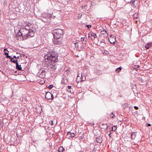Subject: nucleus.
I'll return each mask as SVG.
<instances>
[{"mask_svg":"<svg viewBox=\"0 0 152 152\" xmlns=\"http://www.w3.org/2000/svg\"><path fill=\"white\" fill-rule=\"evenodd\" d=\"M78 77H79V76H78V77H77V79H78Z\"/></svg>","mask_w":152,"mask_h":152,"instance_id":"nucleus-44","label":"nucleus"},{"mask_svg":"<svg viewBox=\"0 0 152 152\" xmlns=\"http://www.w3.org/2000/svg\"><path fill=\"white\" fill-rule=\"evenodd\" d=\"M10 59H11L10 61L15 63L16 65V63H18V60L17 59H14L13 58H12V57H11V56H10Z\"/></svg>","mask_w":152,"mask_h":152,"instance_id":"nucleus-17","label":"nucleus"},{"mask_svg":"<svg viewBox=\"0 0 152 152\" xmlns=\"http://www.w3.org/2000/svg\"><path fill=\"white\" fill-rule=\"evenodd\" d=\"M7 52H9V51L7 50Z\"/></svg>","mask_w":152,"mask_h":152,"instance_id":"nucleus-48","label":"nucleus"},{"mask_svg":"<svg viewBox=\"0 0 152 152\" xmlns=\"http://www.w3.org/2000/svg\"><path fill=\"white\" fill-rule=\"evenodd\" d=\"M81 42H83V41H85V42H86L87 41V38L86 37H81Z\"/></svg>","mask_w":152,"mask_h":152,"instance_id":"nucleus-22","label":"nucleus"},{"mask_svg":"<svg viewBox=\"0 0 152 152\" xmlns=\"http://www.w3.org/2000/svg\"><path fill=\"white\" fill-rule=\"evenodd\" d=\"M117 129V127L116 126H114L112 127L111 130L113 131H115Z\"/></svg>","mask_w":152,"mask_h":152,"instance_id":"nucleus-26","label":"nucleus"},{"mask_svg":"<svg viewBox=\"0 0 152 152\" xmlns=\"http://www.w3.org/2000/svg\"><path fill=\"white\" fill-rule=\"evenodd\" d=\"M7 50V49L5 48L4 50V54L5 55L7 56L6 57L7 58H10V56L9 55V53L7 52H6L5 51L6 50Z\"/></svg>","mask_w":152,"mask_h":152,"instance_id":"nucleus-21","label":"nucleus"},{"mask_svg":"<svg viewBox=\"0 0 152 152\" xmlns=\"http://www.w3.org/2000/svg\"><path fill=\"white\" fill-rule=\"evenodd\" d=\"M25 56V55L24 54H23L21 56H23V57H24V56Z\"/></svg>","mask_w":152,"mask_h":152,"instance_id":"nucleus-40","label":"nucleus"},{"mask_svg":"<svg viewBox=\"0 0 152 152\" xmlns=\"http://www.w3.org/2000/svg\"><path fill=\"white\" fill-rule=\"evenodd\" d=\"M53 87V85L52 84L48 86V88L49 89H51Z\"/></svg>","mask_w":152,"mask_h":152,"instance_id":"nucleus-30","label":"nucleus"},{"mask_svg":"<svg viewBox=\"0 0 152 152\" xmlns=\"http://www.w3.org/2000/svg\"><path fill=\"white\" fill-rule=\"evenodd\" d=\"M46 73V72L45 70H40L38 75L39 77L44 78L45 77Z\"/></svg>","mask_w":152,"mask_h":152,"instance_id":"nucleus-5","label":"nucleus"},{"mask_svg":"<svg viewBox=\"0 0 152 152\" xmlns=\"http://www.w3.org/2000/svg\"><path fill=\"white\" fill-rule=\"evenodd\" d=\"M92 36L93 37L94 39L96 38L97 37L96 34V33H93Z\"/></svg>","mask_w":152,"mask_h":152,"instance_id":"nucleus-29","label":"nucleus"},{"mask_svg":"<svg viewBox=\"0 0 152 152\" xmlns=\"http://www.w3.org/2000/svg\"><path fill=\"white\" fill-rule=\"evenodd\" d=\"M100 126L101 128L104 129L105 130H107L108 127V126L107 125V124H102Z\"/></svg>","mask_w":152,"mask_h":152,"instance_id":"nucleus-9","label":"nucleus"},{"mask_svg":"<svg viewBox=\"0 0 152 152\" xmlns=\"http://www.w3.org/2000/svg\"><path fill=\"white\" fill-rule=\"evenodd\" d=\"M13 58H16V56H13Z\"/></svg>","mask_w":152,"mask_h":152,"instance_id":"nucleus-42","label":"nucleus"},{"mask_svg":"<svg viewBox=\"0 0 152 152\" xmlns=\"http://www.w3.org/2000/svg\"><path fill=\"white\" fill-rule=\"evenodd\" d=\"M137 132H133L131 134V138L133 140H134L135 139L137 134H136Z\"/></svg>","mask_w":152,"mask_h":152,"instance_id":"nucleus-16","label":"nucleus"},{"mask_svg":"<svg viewBox=\"0 0 152 152\" xmlns=\"http://www.w3.org/2000/svg\"><path fill=\"white\" fill-rule=\"evenodd\" d=\"M49 124L53 126L54 124L53 123V121H49Z\"/></svg>","mask_w":152,"mask_h":152,"instance_id":"nucleus-32","label":"nucleus"},{"mask_svg":"<svg viewBox=\"0 0 152 152\" xmlns=\"http://www.w3.org/2000/svg\"><path fill=\"white\" fill-rule=\"evenodd\" d=\"M72 89V86H68L67 88H66V90L68 92H70L71 93H72L71 90Z\"/></svg>","mask_w":152,"mask_h":152,"instance_id":"nucleus-19","label":"nucleus"},{"mask_svg":"<svg viewBox=\"0 0 152 152\" xmlns=\"http://www.w3.org/2000/svg\"><path fill=\"white\" fill-rule=\"evenodd\" d=\"M134 108L135 109V110H138V108L137 107V106H135L134 107Z\"/></svg>","mask_w":152,"mask_h":152,"instance_id":"nucleus-36","label":"nucleus"},{"mask_svg":"<svg viewBox=\"0 0 152 152\" xmlns=\"http://www.w3.org/2000/svg\"><path fill=\"white\" fill-rule=\"evenodd\" d=\"M7 141H8V138H7Z\"/></svg>","mask_w":152,"mask_h":152,"instance_id":"nucleus-47","label":"nucleus"},{"mask_svg":"<svg viewBox=\"0 0 152 152\" xmlns=\"http://www.w3.org/2000/svg\"><path fill=\"white\" fill-rule=\"evenodd\" d=\"M135 2V0H133V1L132 0L130 3H131V5L133 7H135L136 6L134 5V2Z\"/></svg>","mask_w":152,"mask_h":152,"instance_id":"nucleus-27","label":"nucleus"},{"mask_svg":"<svg viewBox=\"0 0 152 152\" xmlns=\"http://www.w3.org/2000/svg\"><path fill=\"white\" fill-rule=\"evenodd\" d=\"M151 125L150 124H148V126H151Z\"/></svg>","mask_w":152,"mask_h":152,"instance_id":"nucleus-41","label":"nucleus"},{"mask_svg":"<svg viewBox=\"0 0 152 152\" xmlns=\"http://www.w3.org/2000/svg\"><path fill=\"white\" fill-rule=\"evenodd\" d=\"M120 97H121V95H120Z\"/></svg>","mask_w":152,"mask_h":152,"instance_id":"nucleus-46","label":"nucleus"},{"mask_svg":"<svg viewBox=\"0 0 152 152\" xmlns=\"http://www.w3.org/2000/svg\"><path fill=\"white\" fill-rule=\"evenodd\" d=\"M83 78V76H82V75H81V80L80 81H83L84 80L83 79V78Z\"/></svg>","mask_w":152,"mask_h":152,"instance_id":"nucleus-37","label":"nucleus"},{"mask_svg":"<svg viewBox=\"0 0 152 152\" xmlns=\"http://www.w3.org/2000/svg\"><path fill=\"white\" fill-rule=\"evenodd\" d=\"M44 54L46 66L51 71L56 70V66L55 63L58 61V56L54 52L50 51L49 50L46 51Z\"/></svg>","mask_w":152,"mask_h":152,"instance_id":"nucleus-1","label":"nucleus"},{"mask_svg":"<svg viewBox=\"0 0 152 152\" xmlns=\"http://www.w3.org/2000/svg\"><path fill=\"white\" fill-rule=\"evenodd\" d=\"M68 81V80L67 77L65 76L63 77V79L61 80V83L63 84H66Z\"/></svg>","mask_w":152,"mask_h":152,"instance_id":"nucleus-10","label":"nucleus"},{"mask_svg":"<svg viewBox=\"0 0 152 152\" xmlns=\"http://www.w3.org/2000/svg\"><path fill=\"white\" fill-rule=\"evenodd\" d=\"M64 150V149L62 146H60L58 148V152H63Z\"/></svg>","mask_w":152,"mask_h":152,"instance_id":"nucleus-18","label":"nucleus"},{"mask_svg":"<svg viewBox=\"0 0 152 152\" xmlns=\"http://www.w3.org/2000/svg\"><path fill=\"white\" fill-rule=\"evenodd\" d=\"M81 16H82V15H80V17H81Z\"/></svg>","mask_w":152,"mask_h":152,"instance_id":"nucleus-49","label":"nucleus"},{"mask_svg":"<svg viewBox=\"0 0 152 152\" xmlns=\"http://www.w3.org/2000/svg\"><path fill=\"white\" fill-rule=\"evenodd\" d=\"M54 38V39L53 40V43L56 45H59L61 43V42L63 38Z\"/></svg>","mask_w":152,"mask_h":152,"instance_id":"nucleus-7","label":"nucleus"},{"mask_svg":"<svg viewBox=\"0 0 152 152\" xmlns=\"http://www.w3.org/2000/svg\"><path fill=\"white\" fill-rule=\"evenodd\" d=\"M66 74H69V73H70V71L69 70H67L66 71Z\"/></svg>","mask_w":152,"mask_h":152,"instance_id":"nucleus-35","label":"nucleus"},{"mask_svg":"<svg viewBox=\"0 0 152 152\" xmlns=\"http://www.w3.org/2000/svg\"><path fill=\"white\" fill-rule=\"evenodd\" d=\"M75 136V134L74 133H71L70 132H68L66 135V137L68 139H70L71 138H73Z\"/></svg>","mask_w":152,"mask_h":152,"instance_id":"nucleus-8","label":"nucleus"},{"mask_svg":"<svg viewBox=\"0 0 152 152\" xmlns=\"http://www.w3.org/2000/svg\"><path fill=\"white\" fill-rule=\"evenodd\" d=\"M152 46V42H149L145 45V48L147 49H148Z\"/></svg>","mask_w":152,"mask_h":152,"instance_id":"nucleus-14","label":"nucleus"},{"mask_svg":"<svg viewBox=\"0 0 152 152\" xmlns=\"http://www.w3.org/2000/svg\"><path fill=\"white\" fill-rule=\"evenodd\" d=\"M139 17L138 14L136 12L135 13L133 16V18L134 19H137Z\"/></svg>","mask_w":152,"mask_h":152,"instance_id":"nucleus-20","label":"nucleus"},{"mask_svg":"<svg viewBox=\"0 0 152 152\" xmlns=\"http://www.w3.org/2000/svg\"><path fill=\"white\" fill-rule=\"evenodd\" d=\"M137 67H139V65H138V66H137Z\"/></svg>","mask_w":152,"mask_h":152,"instance_id":"nucleus-43","label":"nucleus"},{"mask_svg":"<svg viewBox=\"0 0 152 152\" xmlns=\"http://www.w3.org/2000/svg\"><path fill=\"white\" fill-rule=\"evenodd\" d=\"M86 26L87 27L89 28H91V25H86Z\"/></svg>","mask_w":152,"mask_h":152,"instance_id":"nucleus-34","label":"nucleus"},{"mask_svg":"<svg viewBox=\"0 0 152 152\" xmlns=\"http://www.w3.org/2000/svg\"><path fill=\"white\" fill-rule=\"evenodd\" d=\"M101 35H104V37L107 38L108 36V34L106 31L102 30L101 31Z\"/></svg>","mask_w":152,"mask_h":152,"instance_id":"nucleus-11","label":"nucleus"},{"mask_svg":"<svg viewBox=\"0 0 152 152\" xmlns=\"http://www.w3.org/2000/svg\"><path fill=\"white\" fill-rule=\"evenodd\" d=\"M96 73L97 75H100L102 74V72L99 70H97L96 71Z\"/></svg>","mask_w":152,"mask_h":152,"instance_id":"nucleus-25","label":"nucleus"},{"mask_svg":"<svg viewBox=\"0 0 152 152\" xmlns=\"http://www.w3.org/2000/svg\"><path fill=\"white\" fill-rule=\"evenodd\" d=\"M121 67H118L116 69V71L117 73H118L119 72H120L121 70Z\"/></svg>","mask_w":152,"mask_h":152,"instance_id":"nucleus-24","label":"nucleus"},{"mask_svg":"<svg viewBox=\"0 0 152 152\" xmlns=\"http://www.w3.org/2000/svg\"><path fill=\"white\" fill-rule=\"evenodd\" d=\"M116 37L113 35H111L110 38H109V41L111 44L115 43L116 41Z\"/></svg>","mask_w":152,"mask_h":152,"instance_id":"nucleus-6","label":"nucleus"},{"mask_svg":"<svg viewBox=\"0 0 152 152\" xmlns=\"http://www.w3.org/2000/svg\"><path fill=\"white\" fill-rule=\"evenodd\" d=\"M53 34L54 38H63L64 34V30L60 28H57L54 30Z\"/></svg>","mask_w":152,"mask_h":152,"instance_id":"nucleus-3","label":"nucleus"},{"mask_svg":"<svg viewBox=\"0 0 152 152\" xmlns=\"http://www.w3.org/2000/svg\"><path fill=\"white\" fill-rule=\"evenodd\" d=\"M8 66L6 65V67L5 68V71L6 73L5 74L6 75L8 76L10 74V70L9 69L7 68Z\"/></svg>","mask_w":152,"mask_h":152,"instance_id":"nucleus-13","label":"nucleus"},{"mask_svg":"<svg viewBox=\"0 0 152 152\" xmlns=\"http://www.w3.org/2000/svg\"><path fill=\"white\" fill-rule=\"evenodd\" d=\"M108 135H109V136L110 137H111V132H110V133L109 134H108Z\"/></svg>","mask_w":152,"mask_h":152,"instance_id":"nucleus-38","label":"nucleus"},{"mask_svg":"<svg viewBox=\"0 0 152 152\" xmlns=\"http://www.w3.org/2000/svg\"><path fill=\"white\" fill-rule=\"evenodd\" d=\"M25 57H26V58H27V56H25Z\"/></svg>","mask_w":152,"mask_h":152,"instance_id":"nucleus-45","label":"nucleus"},{"mask_svg":"<svg viewBox=\"0 0 152 152\" xmlns=\"http://www.w3.org/2000/svg\"><path fill=\"white\" fill-rule=\"evenodd\" d=\"M16 69L18 70H21L22 71H23V70H22V68L21 67V65H19L18 63H16Z\"/></svg>","mask_w":152,"mask_h":152,"instance_id":"nucleus-15","label":"nucleus"},{"mask_svg":"<svg viewBox=\"0 0 152 152\" xmlns=\"http://www.w3.org/2000/svg\"><path fill=\"white\" fill-rule=\"evenodd\" d=\"M134 21L136 22V23H137V21H138V19H134Z\"/></svg>","mask_w":152,"mask_h":152,"instance_id":"nucleus-39","label":"nucleus"},{"mask_svg":"<svg viewBox=\"0 0 152 152\" xmlns=\"http://www.w3.org/2000/svg\"><path fill=\"white\" fill-rule=\"evenodd\" d=\"M45 97L48 100H52L54 98L53 94L49 92H47L46 93Z\"/></svg>","mask_w":152,"mask_h":152,"instance_id":"nucleus-4","label":"nucleus"},{"mask_svg":"<svg viewBox=\"0 0 152 152\" xmlns=\"http://www.w3.org/2000/svg\"><path fill=\"white\" fill-rule=\"evenodd\" d=\"M114 116V115L113 113H112L110 114V117L111 118H113Z\"/></svg>","mask_w":152,"mask_h":152,"instance_id":"nucleus-31","label":"nucleus"},{"mask_svg":"<svg viewBox=\"0 0 152 152\" xmlns=\"http://www.w3.org/2000/svg\"><path fill=\"white\" fill-rule=\"evenodd\" d=\"M5 62H6V64L7 65H9V63L10 62H9V61L8 60H6L5 61Z\"/></svg>","mask_w":152,"mask_h":152,"instance_id":"nucleus-33","label":"nucleus"},{"mask_svg":"<svg viewBox=\"0 0 152 152\" xmlns=\"http://www.w3.org/2000/svg\"><path fill=\"white\" fill-rule=\"evenodd\" d=\"M15 31L18 40L21 41L24 39H26L30 37L34 36V33L33 31L28 26H26V27L20 28L17 31L15 28Z\"/></svg>","mask_w":152,"mask_h":152,"instance_id":"nucleus-2","label":"nucleus"},{"mask_svg":"<svg viewBox=\"0 0 152 152\" xmlns=\"http://www.w3.org/2000/svg\"><path fill=\"white\" fill-rule=\"evenodd\" d=\"M73 43L75 45V47H78V46H79V44H78V42H76L74 41L73 42Z\"/></svg>","mask_w":152,"mask_h":152,"instance_id":"nucleus-28","label":"nucleus"},{"mask_svg":"<svg viewBox=\"0 0 152 152\" xmlns=\"http://www.w3.org/2000/svg\"><path fill=\"white\" fill-rule=\"evenodd\" d=\"M96 141L99 143H101L102 141V138L101 137H97L96 138Z\"/></svg>","mask_w":152,"mask_h":152,"instance_id":"nucleus-12","label":"nucleus"},{"mask_svg":"<svg viewBox=\"0 0 152 152\" xmlns=\"http://www.w3.org/2000/svg\"><path fill=\"white\" fill-rule=\"evenodd\" d=\"M92 34H88V37L89 39L90 40H91L93 39V38H92Z\"/></svg>","mask_w":152,"mask_h":152,"instance_id":"nucleus-23","label":"nucleus"}]
</instances>
